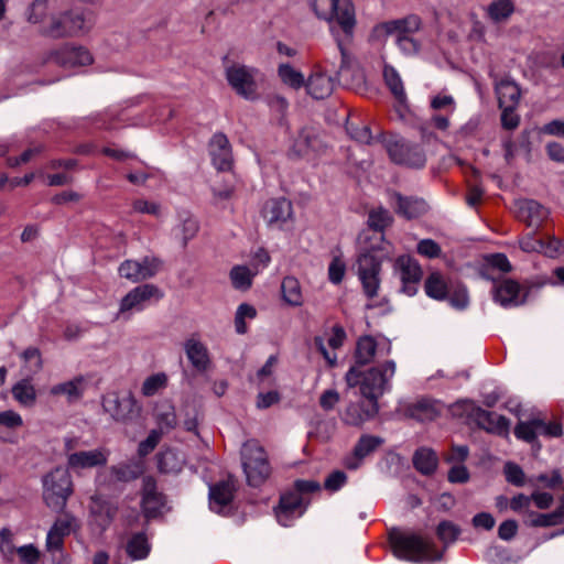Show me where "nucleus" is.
<instances>
[{"mask_svg":"<svg viewBox=\"0 0 564 564\" xmlns=\"http://www.w3.org/2000/svg\"><path fill=\"white\" fill-rule=\"evenodd\" d=\"M451 306L456 310H465L469 305V295L467 288L460 282L455 281L446 299Z\"/></svg>","mask_w":564,"mask_h":564,"instance_id":"de8ad7c7","label":"nucleus"},{"mask_svg":"<svg viewBox=\"0 0 564 564\" xmlns=\"http://www.w3.org/2000/svg\"><path fill=\"white\" fill-rule=\"evenodd\" d=\"M421 26V19L411 14L403 19L392 20L382 23L379 28L387 34L410 35L419 31Z\"/></svg>","mask_w":564,"mask_h":564,"instance_id":"72a5a7b5","label":"nucleus"},{"mask_svg":"<svg viewBox=\"0 0 564 564\" xmlns=\"http://www.w3.org/2000/svg\"><path fill=\"white\" fill-rule=\"evenodd\" d=\"M383 78L392 95L399 101H403L405 99V90L398 70L393 66L386 64L383 67Z\"/></svg>","mask_w":564,"mask_h":564,"instance_id":"a19ab883","label":"nucleus"},{"mask_svg":"<svg viewBox=\"0 0 564 564\" xmlns=\"http://www.w3.org/2000/svg\"><path fill=\"white\" fill-rule=\"evenodd\" d=\"M162 437V431L152 430L145 440L140 442L138 447V454L143 457L150 454L159 444Z\"/></svg>","mask_w":564,"mask_h":564,"instance_id":"052dcab7","label":"nucleus"},{"mask_svg":"<svg viewBox=\"0 0 564 564\" xmlns=\"http://www.w3.org/2000/svg\"><path fill=\"white\" fill-rule=\"evenodd\" d=\"M346 272V264L345 262L339 258L335 257L328 267V279L334 284H339Z\"/></svg>","mask_w":564,"mask_h":564,"instance_id":"69168bd1","label":"nucleus"},{"mask_svg":"<svg viewBox=\"0 0 564 564\" xmlns=\"http://www.w3.org/2000/svg\"><path fill=\"white\" fill-rule=\"evenodd\" d=\"M436 414L437 411L434 404L426 400L416 402L410 409V415L421 422L431 421L436 416Z\"/></svg>","mask_w":564,"mask_h":564,"instance_id":"6e6d98bb","label":"nucleus"},{"mask_svg":"<svg viewBox=\"0 0 564 564\" xmlns=\"http://www.w3.org/2000/svg\"><path fill=\"white\" fill-rule=\"evenodd\" d=\"M505 476L509 484L521 487L524 485V473L522 468L514 463L505 465Z\"/></svg>","mask_w":564,"mask_h":564,"instance_id":"e2e57ef3","label":"nucleus"},{"mask_svg":"<svg viewBox=\"0 0 564 564\" xmlns=\"http://www.w3.org/2000/svg\"><path fill=\"white\" fill-rule=\"evenodd\" d=\"M182 459L172 449L160 453L158 457V467L162 473H177L182 469Z\"/></svg>","mask_w":564,"mask_h":564,"instance_id":"09e8293b","label":"nucleus"},{"mask_svg":"<svg viewBox=\"0 0 564 564\" xmlns=\"http://www.w3.org/2000/svg\"><path fill=\"white\" fill-rule=\"evenodd\" d=\"M455 281L446 279L443 274L440 272H433L431 273L425 282H424V290L429 297L437 300V301H444L448 296V292Z\"/></svg>","mask_w":564,"mask_h":564,"instance_id":"473e14b6","label":"nucleus"},{"mask_svg":"<svg viewBox=\"0 0 564 564\" xmlns=\"http://www.w3.org/2000/svg\"><path fill=\"white\" fill-rule=\"evenodd\" d=\"M235 482L231 478L209 486V507L220 513L234 499Z\"/></svg>","mask_w":564,"mask_h":564,"instance_id":"a878e982","label":"nucleus"},{"mask_svg":"<svg viewBox=\"0 0 564 564\" xmlns=\"http://www.w3.org/2000/svg\"><path fill=\"white\" fill-rule=\"evenodd\" d=\"M395 373V362L388 360L377 367L361 371L352 366L346 372L345 380L349 388L359 387L360 394L368 401H376L391 389V379Z\"/></svg>","mask_w":564,"mask_h":564,"instance_id":"f03ea898","label":"nucleus"},{"mask_svg":"<svg viewBox=\"0 0 564 564\" xmlns=\"http://www.w3.org/2000/svg\"><path fill=\"white\" fill-rule=\"evenodd\" d=\"M492 296L494 301L505 308L519 306L525 302V294L522 292L521 285L510 279L495 284Z\"/></svg>","mask_w":564,"mask_h":564,"instance_id":"aec40b11","label":"nucleus"},{"mask_svg":"<svg viewBox=\"0 0 564 564\" xmlns=\"http://www.w3.org/2000/svg\"><path fill=\"white\" fill-rule=\"evenodd\" d=\"M184 350L191 365L199 372L206 371L210 366L207 347L195 336L184 341Z\"/></svg>","mask_w":564,"mask_h":564,"instance_id":"c85d7f7f","label":"nucleus"},{"mask_svg":"<svg viewBox=\"0 0 564 564\" xmlns=\"http://www.w3.org/2000/svg\"><path fill=\"white\" fill-rule=\"evenodd\" d=\"M388 195L389 203L394 207L395 213L406 219L417 218L429 209L423 198L403 196L398 192H389Z\"/></svg>","mask_w":564,"mask_h":564,"instance_id":"4be33fe9","label":"nucleus"},{"mask_svg":"<svg viewBox=\"0 0 564 564\" xmlns=\"http://www.w3.org/2000/svg\"><path fill=\"white\" fill-rule=\"evenodd\" d=\"M261 215L269 227L282 229L293 220V206L284 197L270 198L264 203Z\"/></svg>","mask_w":564,"mask_h":564,"instance_id":"4468645a","label":"nucleus"},{"mask_svg":"<svg viewBox=\"0 0 564 564\" xmlns=\"http://www.w3.org/2000/svg\"><path fill=\"white\" fill-rule=\"evenodd\" d=\"M520 248L525 252H544L553 256V251L546 250L545 243L535 237L534 234H528L520 240Z\"/></svg>","mask_w":564,"mask_h":564,"instance_id":"4d7b16f0","label":"nucleus"},{"mask_svg":"<svg viewBox=\"0 0 564 564\" xmlns=\"http://www.w3.org/2000/svg\"><path fill=\"white\" fill-rule=\"evenodd\" d=\"M437 463L436 454L426 447L416 449L413 455V465L422 475H432L437 467Z\"/></svg>","mask_w":564,"mask_h":564,"instance_id":"4c0bfd02","label":"nucleus"},{"mask_svg":"<svg viewBox=\"0 0 564 564\" xmlns=\"http://www.w3.org/2000/svg\"><path fill=\"white\" fill-rule=\"evenodd\" d=\"M45 34L54 39L69 36L65 14L54 18L50 26L45 30Z\"/></svg>","mask_w":564,"mask_h":564,"instance_id":"680f3d73","label":"nucleus"},{"mask_svg":"<svg viewBox=\"0 0 564 564\" xmlns=\"http://www.w3.org/2000/svg\"><path fill=\"white\" fill-rule=\"evenodd\" d=\"M381 262L382 258L375 248L362 249L357 257V275L368 299H373L378 295L381 282Z\"/></svg>","mask_w":564,"mask_h":564,"instance_id":"6e6552de","label":"nucleus"},{"mask_svg":"<svg viewBox=\"0 0 564 564\" xmlns=\"http://www.w3.org/2000/svg\"><path fill=\"white\" fill-rule=\"evenodd\" d=\"M102 408L106 413L118 422L133 420L139 415L141 410L131 392L123 394L117 392L107 393L102 398Z\"/></svg>","mask_w":564,"mask_h":564,"instance_id":"9d476101","label":"nucleus"},{"mask_svg":"<svg viewBox=\"0 0 564 564\" xmlns=\"http://www.w3.org/2000/svg\"><path fill=\"white\" fill-rule=\"evenodd\" d=\"M73 494V481L67 469L57 467L43 478V499L54 511H64Z\"/></svg>","mask_w":564,"mask_h":564,"instance_id":"423d86ee","label":"nucleus"},{"mask_svg":"<svg viewBox=\"0 0 564 564\" xmlns=\"http://www.w3.org/2000/svg\"><path fill=\"white\" fill-rule=\"evenodd\" d=\"M379 411L376 401L350 403L343 413V421L348 425L358 426L372 419Z\"/></svg>","mask_w":564,"mask_h":564,"instance_id":"bb28decb","label":"nucleus"},{"mask_svg":"<svg viewBox=\"0 0 564 564\" xmlns=\"http://www.w3.org/2000/svg\"><path fill=\"white\" fill-rule=\"evenodd\" d=\"M416 251L419 254L429 259L438 258L442 253L441 246L433 239L420 240L416 246Z\"/></svg>","mask_w":564,"mask_h":564,"instance_id":"13d9d810","label":"nucleus"},{"mask_svg":"<svg viewBox=\"0 0 564 564\" xmlns=\"http://www.w3.org/2000/svg\"><path fill=\"white\" fill-rule=\"evenodd\" d=\"M306 90L314 99H324L332 95L335 88V78L321 66H316L306 80Z\"/></svg>","mask_w":564,"mask_h":564,"instance_id":"b1692460","label":"nucleus"},{"mask_svg":"<svg viewBox=\"0 0 564 564\" xmlns=\"http://www.w3.org/2000/svg\"><path fill=\"white\" fill-rule=\"evenodd\" d=\"M495 91L499 107H518L521 97V89L514 80L506 77L496 82Z\"/></svg>","mask_w":564,"mask_h":564,"instance_id":"c756f323","label":"nucleus"},{"mask_svg":"<svg viewBox=\"0 0 564 564\" xmlns=\"http://www.w3.org/2000/svg\"><path fill=\"white\" fill-rule=\"evenodd\" d=\"M323 149L324 143L318 129L304 127L293 139L289 149V155L294 159H312L321 153Z\"/></svg>","mask_w":564,"mask_h":564,"instance_id":"f8f14e48","label":"nucleus"},{"mask_svg":"<svg viewBox=\"0 0 564 564\" xmlns=\"http://www.w3.org/2000/svg\"><path fill=\"white\" fill-rule=\"evenodd\" d=\"M501 109V124L507 130L516 129L520 123L517 107H499Z\"/></svg>","mask_w":564,"mask_h":564,"instance_id":"338daca9","label":"nucleus"},{"mask_svg":"<svg viewBox=\"0 0 564 564\" xmlns=\"http://www.w3.org/2000/svg\"><path fill=\"white\" fill-rule=\"evenodd\" d=\"M397 267L402 283L401 292L408 296H413L417 292V286L422 278L420 264L410 257H401L397 261Z\"/></svg>","mask_w":564,"mask_h":564,"instance_id":"a211bd4d","label":"nucleus"},{"mask_svg":"<svg viewBox=\"0 0 564 564\" xmlns=\"http://www.w3.org/2000/svg\"><path fill=\"white\" fill-rule=\"evenodd\" d=\"M281 294L284 303L292 307L304 304V295L300 281L292 275L284 276L281 282Z\"/></svg>","mask_w":564,"mask_h":564,"instance_id":"f704fd0d","label":"nucleus"},{"mask_svg":"<svg viewBox=\"0 0 564 564\" xmlns=\"http://www.w3.org/2000/svg\"><path fill=\"white\" fill-rule=\"evenodd\" d=\"M259 70L253 66L234 63L226 67L225 76L228 85L237 95L245 99H253L257 95L256 77Z\"/></svg>","mask_w":564,"mask_h":564,"instance_id":"1a4fd4ad","label":"nucleus"},{"mask_svg":"<svg viewBox=\"0 0 564 564\" xmlns=\"http://www.w3.org/2000/svg\"><path fill=\"white\" fill-rule=\"evenodd\" d=\"M473 417L481 429L490 433L506 434L509 431V420L496 412H490L478 406L473 410Z\"/></svg>","mask_w":564,"mask_h":564,"instance_id":"cd10ccee","label":"nucleus"},{"mask_svg":"<svg viewBox=\"0 0 564 564\" xmlns=\"http://www.w3.org/2000/svg\"><path fill=\"white\" fill-rule=\"evenodd\" d=\"M430 106L433 110L448 109V115L455 111L456 102L453 96L446 94H438L431 98Z\"/></svg>","mask_w":564,"mask_h":564,"instance_id":"bf43d9fd","label":"nucleus"},{"mask_svg":"<svg viewBox=\"0 0 564 564\" xmlns=\"http://www.w3.org/2000/svg\"><path fill=\"white\" fill-rule=\"evenodd\" d=\"M254 274L246 265H235L229 275L235 289L246 291L250 289Z\"/></svg>","mask_w":564,"mask_h":564,"instance_id":"49530a36","label":"nucleus"},{"mask_svg":"<svg viewBox=\"0 0 564 564\" xmlns=\"http://www.w3.org/2000/svg\"><path fill=\"white\" fill-rule=\"evenodd\" d=\"M242 468L248 485L259 487L271 474V467L264 448L254 440H249L241 447Z\"/></svg>","mask_w":564,"mask_h":564,"instance_id":"20e7f679","label":"nucleus"},{"mask_svg":"<svg viewBox=\"0 0 564 564\" xmlns=\"http://www.w3.org/2000/svg\"><path fill=\"white\" fill-rule=\"evenodd\" d=\"M79 527V521L73 513L64 512L63 517L57 518L53 522L46 534V551L52 555H55L56 553L62 554L65 538L72 532L77 531Z\"/></svg>","mask_w":564,"mask_h":564,"instance_id":"9b49d317","label":"nucleus"},{"mask_svg":"<svg viewBox=\"0 0 564 564\" xmlns=\"http://www.w3.org/2000/svg\"><path fill=\"white\" fill-rule=\"evenodd\" d=\"M85 379L82 376L75 377L68 381L52 386L48 390L52 397H65L69 403L79 400L85 391Z\"/></svg>","mask_w":564,"mask_h":564,"instance_id":"7c9ffc66","label":"nucleus"},{"mask_svg":"<svg viewBox=\"0 0 564 564\" xmlns=\"http://www.w3.org/2000/svg\"><path fill=\"white\" fill-rule=\"evenodd\" d=\"M308 502L299 495V492H285L280 498V503L275 508V516L279 523L283 527H290L292 522L300 518L306 510Z\"/></svg>","mask_w":564,"mask_h":564,"instance_id":"dca6fc26","label":"nucleus"},{"mask_svg":"<svg viewBox=\"0 0 564 564\" xmlns=\"http://www.w3.org/2000/svg\"><path fill=\"white\" fill-rule=\"evenodd\" d=\"M143 464L139 460L128 462L110 467V473L117 481L129 482L143 474Z\"/></svg>","mask_w":564,"mask_h":564,"instance_id":"e433bc0d","label":"nucleus"},{"mask_svg":"<svg viewBox=\"0 0 564 564\" xmlns=\"http://www.w3.org/2000/svg\"><path fill=\"white\" fill-rule=\"evenodd\" d=\"M64 14L69 36L85 33L91 26V20L87 18L83 12L70 11Z\"/></svg>","mask_w":564,"mask_h":564,"instance_id":"79ce46f5","label":"nucleus"},{"mask_svg":"<svg viewBox=\"0 0 564 564\" xmlns=\"http://www.w3.org/2000/svg\"><path fill=\"white\" fill-rule=\"evenodd\" d=\"M163 297L164 292L155 284L137 285L120 300L116 318L130 319L134 313L143 312Z\"/></svg>","mask_w":564,"mask_h":564,"instance_id":"39448f33","label":"nucleus"},{"mask_svg":"<svg viewBox=\"0 0 564 564\" xmlns=\"http://www.w3.org/2000/svg\"><path fill=\"white\" fill-rule=\"evenodd\" d=\"M313 9L319 19L329 23V31L336 42L333 57H326V64L335 66L339 58V66L335 70L337 79L348 88H359L365 83V75L358 62L349 52L352 42L356 18L350 0H315Z\"/></svg>","mask_w":564,"mask_h":564,"instance_id":"f257e3e1","label":"nucleus"},{"mask_svg":"<svg viewBox=\"0 0 564 564\" xmlns=\"http://www.w3.org/2000/svg\"><path fill=\"white\" fill-rule=\"evenodd\" d=\"M382 443L383 440L379 436L361 435L354 448L355 456L365 458L373 453Z\"/></svg>","mask_w":564,"mask_h":564,"instance_id":"3c124183","label":"nucleus"},{"mask_svg":"<svg viewBox=\"0 0 564 564\" xmlns=\"http://www.w3.org/2000/svg\"><path fill=\"white\" fill-rule=\"evenodd\" d=\"M161 267L156 258L144 257L141 261L126 260L119 265V274L131 282H140L154 276Z\"/></svg>","mask_w":564,"mask_h":564,"instance_id":"2eb2a0df","label":"nucleus"},{"mask_svg":"<svg viewBox=\"0 0 564 564\" xmlns=\"http://www.w3.org/2000/svg\"><path fill=\"white\" fill-rule=\"evenodd\" d=\"M391 343L387 338H375L371 335L360 336L356 343L355 362L358 368L360 366L372 362L376 356L386 357L391 352Z\"/></svg>","mask_w":564,"mask_h":564,"instance_id":"ddd939ff","label":"nucleus"},{"mask_svg":"<svg viewBox=\"0 0 564 564\" xmlns=\"http://www.w3.org/2000/svg\"><path fill=\"white\" fill-rule=\"evenodd\" d=\"M12 395L23 406H33L36 401V390L28 379H22L12 387Z\"/></svg>","mask_w":564,"mask_h":564,"instance_id":"ea45409f","label":"nucleus"},{"mask_svg":"<svg viewBox=\"0 0 564 564\" xmlns=\"http://www.w3.org/2000/svg\"><path fill=\"white\" fill-rule=\"evenodd\" d=\"M378 141L384 147L393 163L415 169L425 165L426 158L419 145L409 143L395 134L380 135Z\"/></svg>","mask_w":564,"mask_h":564,"instance_id":"0eeeda50","label":"nucleus"},{"mask_svg":"<svg viewBox=\"0 0 564 564\" xmlns=\"http://www.w3.org/2000/svg\"><path fill=\"white\" fill-rule=\"evenodd\" d=\"M166 386L167 376L164 372L154 373L143 381L141 392L144 397H153Z\"/></svg>","mask_w":564,"mask_h":564,"instance_id":"5fc2aeb1","label":"nucleus"},{"mask_svg":"<svg viewBox=\"0 0 564 564\" xmlns=\"http://www.w3.org/2000/svg\"><path fill=\"white\" fill-rule=\"evenodd\" d=\"M52 58L54 62L63 67H75L89 65L93 62V56L88 50L82 46H63L56 51Z\"/></svg>","mask_w":564,"mask_h":564,"instance_id":"393cba45","label":"nucleus"},{"mask_svg":"<svg viewBox=\"0 0 564 564\" xmlns=\"http://www.w3.org/2000/svg\"><path fill=\"white\" fill-rule=\"evenodd\" d=\"M199 230V224L196 218L186 215L182 218L181 224L175 229L176 237H180L182 246L186 247L188 241L192 240Z\"/></svg>","mask_w":564,"mask_h":564,"instance_id":"c03bdc74","label":"nucleus"},{"mask_svg":"<svg viewBox=\"0 0 564 564\" xmlns=\"http://www.w3.org/2000/svg\"><path fill=\"white\" fill-rule=\"evenodd\" d=\"M389 542L393 555L399 560L424 563L441 561L443 557V552L436 550L431 539L416 533H404L394 528L389 532Z\"/></svg>","mask_w":564,"mask_h":564,"instance_id":"7ed1b4c3","label":"nucleus"},{"mask_svg":"<svg viewBox=\"0 0 564 564\" xmlns=\"http://www.w3.org/2000/svg\"><path fill=\"white\" fill-rule=\"evenodd\" d=\"M150 550V543L143 532L132 534L127 541L126 551L131 560L137 561L145 558Z\"/></svg>","mask_w":564,"mask_h":564,"instance_id":"58836bf2","label":"nucleus"},{"mask_svg":"<svg viewBox=\"0 0 564 564\" xmlns=\"http://www.w3.org/2000/svg\"><path fill=\"white\" fill-rule=\"evenodd\" d=\"M393 218L388 209L379 207L369 213L368 226L382 237L383 230L389 227Z\"/></svg>","mask_w":564,"mask_h":564,"instance_id":"a18cd8bd","label":"nucleus"},{"mask_svg":"<svg viewBox=\"0 0 564 564\" xmlns=\"http://www.w3.org/2000/svg\"><path fill=\"white\" fill-rule=\"evenodd\" d=\"M165 507V497L158 491L156 481L153 477L147 476L142 480L141 508L145 518H155L162 513Z\"/></svg>","mask_w":564,"mask_h":564,"instance_id":"f3484780","label":"nucleus"},{"mask_svg":"<svg viewBox=\"0 0 564 564\" xmlns=\"http://www.w3.org/2000/svg\"><path fill=\"white\" fill-rule=\"evenodd\" d=\"M347 482V475L341 470L330 473L324 482V487L332 491H338Z\"/></svg>","mask_w":564,"mask_h":564,"instance_id":"774afa93","label":"nucleus"},{"mask_svg":"<svg viewBox=\"0 0 564 564\" xmlns=\"http://www.w3.org/2000/svg\"><path fill=\"white\" fill-rule=\"evenodd\" d=\"M208 151L213 165L218 171H229L232 166L234 158L230 142L226 134L215 133L208 143Z\"/></svg>","mask_w":564,"mask_h":564,"instance_id":"412c9836","label":"nucleus"},{"mask_svg":"<svg viewBox=\"0 0 564 564\" xmlns=\"http://www.w3.org/2000/svg\"><path fill=\"white\" fill-rule=\"evenodd\" d=\"M346 130L349 133V135L351 137V139L358 141L360 143L369 144V143H371V141L373 139L370 128L366 124H361V126L349 124L346 127Z\"/></svg>","mask_w":564,"mask_h":564,"instance_id":"0e129e2a","label":"nucleus"},{"mask_svg":"<svg viewBox=\"0 0 564 564\" xmlns=\"http://www.w3.org/2000/svg\"><path fill=\"white\" fill-rule=\"evenodd\" d=\"M109 451L102 447L91 451H79L67 455V468L78 471L82 469L101 467L108 462Z\"/></svg>","mask_w":564,"mask_h":564,"instance_id":"6ab92c4d","label":"nucleus"},{"mask_svg":"<svg viewBox=\"0 0 564 564\" xmlns=\"http://www.w3.org/2000/svg\"><path fill=\"white\" fill-rule=\"evenodd\" d=\"M546 216V208L534 199H524L519 203V217L530 227L538 228Z\"/></svg>","mask_w":564,"mask_h":564,"instance_id":"2f4dec72","label":"nucleus"},{"mask_svg":"<svg viewBox=\"0 0 564 564\" xmlns=\"http://www.w3.org/2000/svg\"><path fill=\"white\" fill-rule=\"evenodd\" d=\"M117 513V507L106 498L94 495L90 498L89 514L93 523L105 531L112 522Z\"/></svg>","mask_w":564,"mask_h":564,"instance_id":"5701e85b","label":"nucleus"},{"mask_svg":"<svg viewBox=\"0 0 564 564\" xmlns=\"http://www.w3.org/2000/svg\"><path fill=\"white\" fill-rule=\"evenodd\" d=\"M278 75L283 84L293 89H300L306 86V80L302 72L295 69L290 64H280L278 67Z\"/></svg>","mask_w":564,"mask_h":564,"instance_id":"37998d69","label":"nucleus"},{"mask_svg":"<svg viewBox=\"0 0 564 564\" xmlns=\"http://www.w3.org/2000/svg\"><path fill=\"white\" fill-rule=\"evenodd\" d=\"M539 419H533L527 422H519L514 427V435L519 440H523L528 443L535 441L539 432Z\"/></svg>","mask_w":564,"mask_h":564,"instance_id":"864d4df0","label":"nucleus"},{"mask_svg":"<svg viewBox=\"0 0 564 564\" xmlns=\"http://www.w3.org/2000/svg\"><path fill=\"white\" fill-rule=\"evenodd\" d=\"M460 532L462 530L457 524L447 520L441 521L436 528V534L444 543L445 549L458 539Z\"/></svg>","mask_w":564,"mask_h":564,"instance_id":"8fccbe9b","label":"nucleus"},{"mask_svg":"<svg viewBox=\"0 0 564 564\" xmlns=\"http://www.w3.org/2000/svg\"><path fill=\"white\" fill-rule=\"evenodd\" d=\"M514 11L513 0H492L486 8V14L494 23L507 22Z\"/></svg>","mask_w":564,"mask_h":564,"instance_id":"c9c22d12","label":"nucleus"},{"mask_svg":"<svg viewBox=\"0 0 564 564\" xmlns=\"http://www.w3.org/2000/svg\"><path fill=\"white\" fill-rule=\"evenodd\" d=\"M257 316V310L248 304L242 303L238 306L235 314V329L238 334L243 335L247 333L248 327L246 319H253Z\"/></svg>","mask_w":564,"mask_h":564,"instance_id":"603ef678","label":"nucleus"}]
</instances>
